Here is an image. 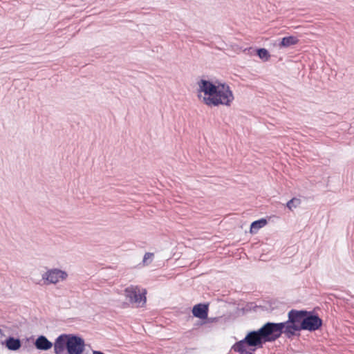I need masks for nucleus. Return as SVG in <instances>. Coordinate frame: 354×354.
Wrapping results in <instances>:
<instances>
[{
    "mask_svg": "<svg viewBox=\"0 0 354 354\" xmlns=\"http://www.w3.org/2000/svg\"><path fill=\"white\" fill-rule=\"evenodd\" d=\"M245 51H248V53H250V54L256 53V54L258 55V57L260 59H263V61H268L270 57V55L268 50L263 48L254 49L252 47H250L248 48H245Z\"/></svg>",
    "mask_w": 354,
    "mask_h": 354,
    "instance_id": "f8f14e48",
    "label": "nucleus"
},
{
    "mask_svg": "<svg viewBox=\"0 0 354 354\" xmlns=\"http://www.w3.org/2000/svg\"><path fill=\"white\" fill-rule=\"evenodd\" d=\"M299 39L295 36L284 37L281 39L279 46L280 48H287L290 46L297 44Z\"/></svg>",
    "mask_w": 354,
    "mask_h": 354,
    "instance_id": "ddd939ff",
    "label": "nucleus"
},
{
    "mask_svg": "<svg viewBox=\"0 0 354 354\" xmlns=\"http://www.w3.org/2000/svg\"><path fill=\"white\" fill-rule=\"evenodd\" d=\"M68 277V273L59 268L48 269L42 274V279L46 284H56L60 281L66 280Z\"/></svg>",
    "mask_w": 354,
    "mask_h": 354,
    "instance_id": "0eeeda50",
    "label": "nucleus"
},
{
    "mask_svg": "<svg viewBox=\"0 0 354 354\" xmlns=\"http://www.w3.org/2000/svg\"><path fill=\"white\" fill-rule=\"evenodd\" d=\"M3 344L10 351H15L19 350L21 346V340L19 338L9 336L3 342Z\"/></svg>",
    "mask_w": 354,
    "mask_h": 354,
    "instance_id": "9b49d317",
    "label": "nucleus"
},
{
    "mask_svg": "<svg viewBox=\"0 0 354 354\" xmlns=\"http://www.w3.org/2000/svg\"><path fill=\"white\" fill-rule=\"evenodd\" d=\"M153 256V253L151 252H146L143 257V263H147V261L148 259L152 257Z\"/></svg>",
    "mask_w": 354,
    "mask_h": 354,
    "instance_id": "dca6fc26",
    "label": "nucleus"
},
{
    "mask_svg": "<svg viewBox=\"0 0 354 354\" xmlns=\"http://www.w3.org/2000/svg\"><path fill=\"white\" fill-rule=\"evenodd\" d=\"M35 347L40 351H48L50 349L54 344L49 341L44 335H39L35 342Z\"/></svg>",
    "mask_w": 354,
    "mask_h": 354,
    "instance_id": "9d476101",
    "label": "nucleus"
},
{
    "mask_svg": "<svg viewBox=\"0 0 354 354\" xmlns=\"http://www.w3.org/2000/svg\"><path fill=\"white\" fill-rule=\"evenodd\" d=\"M93 354H105V353H104L102 351H93Z\"/></svg>",
    "mask_w": 354,
    "mask_h": 354,
    "instance_id": "f3484780",
    "label": "nucleus"
},
{
    "mask_svg": "<svg viewBox=\"0 0 354 354\" xmlns=\"http://www.w3.org/2000/svg\"><path fill=\"white\" fill-rule=\"evenodd\" d=\"M198 91L203 92L206 95L205 97H213L216 91L217 85L209 80L202 79L198 82Z\"/></svg>",
    "mask_w": 354,
    "mask_h": 354,
    "instance_id": "6e6552de",
    "label": "nucleus"
},
{
    "mask_svg": "<svg viewBox=\"0 0 354 354\" xmlns=\"http://www.w3.org/2000/svg\"><path fill=\"white\" fill-rule=\"evenodd\" d=\"M192 313L194 317L204 319L208 316V305L198 304L193 307Z\"/></svg>",
    "mask_w": 354,
    "mask_h": 354,
    "instance_id": "1a4fd4ad",
    "label": "nucleus"
},
{
    "mask_svg": "<svg viewBox=\"0 0 354 354\" xmlns=\"http://www.w3.org/2000/svg\"><path fill=\"white\" fill-rule=\"evenodd\" d=\"M263 346L260 339L249 331L243 339L232 345L231 350L239 354H254L257 348H261Z\"/></svg>",
    "mask_w": 354,
    "mask_h": 354,
    "instance_id": "39448f33",
    "label": "nucleus"
},
{
    "mask_svg": "<svg viewBox=\"0 0 354 354\" xmlns=\"http://www.w3.org/2000/svg\"><path fill=\"white\" fill-rule=\"evenodd\" d=\"M267 224L266 218H261L253 221L250 225V232L257 233V231Z\"/></svg>",
    "mask_w": 354,
    "mask_h": 354,
    "instance_id": "4468645a",
    "label": "nucleus"
},
{
    "mask_svg": "<svg viewBox=\"0 0 354 354\" xmlns=\"http://www.w3.org/2000/svg\"><path fill=\"white\" fill-rule=\"evenodd\" d=\"M84 339L75 334L62 333L54 342L55 354H82L85 350Z\"/></svg>",
    "mask_w": 354,
    "mask_h": 354,
    "instance_id": "f03ea898",
    "label": "nucleus"
},
{
    "mask_svg": "<svg viewBox=\"0 0 354 354\" xmlns=\"http://www.w3.org/2000/svg\"><path fill=\"white\" fill-rule=\"evenodd\" d=\"M0 335H2V330L0 329Z\"/></svg>",
    "mask_w": 354,
    "mask_h": 354,
    "instance_id": "a211bd4d",
    "label": "nucleus"
},
{
    "mask_svg": "<svg viewBox=\"0 0 354 354\" xmlns=\"http://www.w3.org/2000/svg\"><path fill=\"white\" fill-rule=\"evenodd\" d=\"M288 319L283 322L274 323L267 322L257 330H250L261 342L264 344L266 342H272L277 339L284 333L288 339H292V335L287 333L286 329L289 325Z\"/></svg>",
    "mask_w": 354,
    "mask_h": 354,
    "instance_id": "7ed1b4c3",
    "label": "nucleus"
},
{
    "mask_svg": "<svg viewBox=\"0 0 354 354\" xmlns=\"http://www.w3.org/2000/svg\"><path fill=\"white\" fill-rule=\"evenodd\" d=\"M300 204V200L296 198H293L288 201L286 203V207L292 210L293 207H297Z\"/></svg>",
    "mask_w": 354,
    "mask_h": 354,
    "instance_id": "2eb2a0df",
    "label": "nucleus"
},
{
    "mask_svg": "<svg viewBox=\"0 0 354 354\" xmlns=\"http://www.w3.org/2000/svg\"><path fill=\"white\" fill-rule=\"evenodd\" d=\"M146 295V289H140L138 286H130L124 290V295L131 304H145L147 301Z\"/></svg>",
    "mask_w": 354,
    "mask_h": 354,
    "instance_id": "423d86ee",
    "label": "nucleus"
},
{
    "mask_svg": "<svg viewBox=\"0 0 354 354\" xmlns=\"http://www.w3.org/2000/svg\"><path fill=\"white\" fill-rule=\"evenodd\" d=\"M289 325L286 329L287 333L292 334V337L299 335L301 330L314 332L319 330L323 321L315 311L306 310L292 309L288 313Z\"/></svg>",
    "mask_w": 354,
    "mask_h": 354,
    "instance_id": "f257e3e1",
    "label": "nucleus"
},
{
    "mask_svg": "<svg viewBox=\"0 0 354 354\" xmlns=\"http://www.w3.org/2000/svg\"><path fill=\"white\" fill-rule=\"evenodd\" d=\"M234 99V95L230 86L226 83H218L213 97H203V102L209 106H230Z\"/></svg>",
    "mask_w": 354,
    "mask_h": 354,
    "instance_id": "20e7f679",
    "label": "nucleus"
}]
</instances>
